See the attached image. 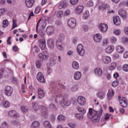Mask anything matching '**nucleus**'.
Returning a JSON list of instances; mask_svg holds the SVG:
<instances>
[{"label":"nucleus","instance_id":"1","mask_svg":"<svg viewBox=\"0 0 128 128\" xmlns=\"http://www.w3.org/2000/svg\"><path fill=\"white\" fill-rule=\"evenodd\" d=\"M102 114V108H100L99 111H94V114L91 117V120L94 122H98L100 120V117Z\"/></svg>","mask_w":128,"mask_h":128},{"label":"nucleus","instance_id":"2","mask_svg":"<svg viewBox=\"0 0 128 128\" xmlns=\"http://www.w3.org/2000/svg\"><path fill=\"white\" fill-rule=\"evenodd\" d=\"M66 38V36H64V34L62 33H60L58 36V39L56 42V46H57L58 48L60 50H63L64 48L62 46V40H64Z\"/></svg>","mask_w":128,"mask_h":128},{"label":"nucleus","instance_id":"3","mask_svg":"<svg viewBox=\"0 0 128 128\" xmlns=\"http://www.w3.org/2000/svg\"><path fill=\"white\" fill-rule=\"evenodd\" d=\"M66 96L64 95L58 94L57 95L56 98L55 99L56 102H59L61 104H62L64 100H66Z\"/></svg>","mask_w":128,"mask_h":128},{"label":"nucleus","instance_id":"4","mask_svg":"<svg viewBox=\"0 0 128 128\" xmlns=\"http://www.w3.org/2000/svg\"><path fill=\"white\" fill-rule=\"evenodd\" d=\"M68 24L70 28H74L76 26V20L74 18H70L68 21Z\"/></svg>","mask_w":128,"mask_h":128},{"label":"nucleus","instance_id":"5","mask_svg":"<svg viewBox=\"0 0 128 128\" xmlns=\"http://www.w3.org/2000/svg\"><path fill=\"white\" fill-rule=\"evenodd\" d=\"M118 100L122 108H126V106H128V100H126V98L118 96Z\"/></svg>","mask_w":128,"mask_h":128},{"label":"nucleus","instance_id":"6","mask_svg":"<svg viewBox=\"0 0 128 128\" xmlns=\"http://www.w3.org/2000/svg\"><path fill=\"white\" fill-rule=\"evenodd\" d=\"M4 94L7 96H10L12 94V88L10 86H7L4 88Z\"/></svg>","mask_w":128,"mask_h":128},{"label":"nucleus","instance_id":"7","mask_svg":"<svg viewBox=\"0 0 128 128\" xmlns=\"http://www.w3.org/2000/svg\"><path fill=\"white\" fill-rule=\"evenodd\" d=\"M102 62L104 64H108L112 62V58L110 56H103L102 58Z\"/></svg>","mask_w":128,"mask_h":128},{"label":"nucleus","instance_id":"8","mask_svg":"<svg viewBox=\"0 0 128 128\" xmlns=\"http://www.w3.org/2000/svg\"><path fill=\"white\" fill-rule=\"evenodd\" d=\"M108 24H101L99 25V29L101 32L104 34V32H106L108 31Z\"/></svg>","mask_w":128,"mask_h":128},{"label":"nucleus","instance_id":"9","mask_svg":"<svg viewBox=\"0 0 128 128\" xmlns=\"http://www.w3.org/2000/svg\"><path fill=\"white\" fill-rule=\"evenodd\" d=\"M38 58L40 60H48V53L47 52L42 53H40L38 55Z\"/></svg>","mask_w":128,"mask_h":128},{"label":"nucleus","instance_id":"10","mask_svg":"<svg viewBox=\"0 0 128 128\" xmlns=\"http://www.w3.org/2000/svg\"><path fill=\"white\" fill-rule=\"evenodd\" d=\"M36 78L38 82H45L46 79H44V76L42 73L38 72L36 75Z\"/></svg>","mask_w":128,"mask_h":128},{"label":"nucleus","instance_id":"11","mask_svg":"<svg viewBox=\"0 0 128 128\" xmlns=\"http://www.w3.org/2000/svg\"><path fill=\"white\" fill-rule=\"evenodd\" d=\"M77 51L78 54H80V56H84V47L82 46V44H79L77 46Z\"/></svg>","mask_w":128,"mask_h":128},{"label":"nucleus","instance_id":"12","mask_svg":"<svg viewBox=\"0 0 128 128\" xmlns=\"http://www.w3.org/2000/svg\"><path fill=\"white\" fill-rule=\"evenodd\" d=\"M94 40L96 42H100L102 40V36L100 34H97L94 35Z\"/></svg>","mask_w":128,"mask_h":128},{"label":"nucleus","instance_id":"13","mask_svg":"<svg viewBox=\"0 0 128 128\" xmlns=\"http://www.w3.org/2000/svg\"><path fill=\"white\" fill-rule=\"evenodd\" d=\"M47 46L49 48H50L51 50H52L54 48V40L50 38L48 39L47 41Z\"/></svg>","mask_w":128,"mask_h":128},{"label":"nucleus","instance_id":"14","mask_svg":"<svg viewBox=\"0 0 128 128\" xmlns=\"http://www.w3.org/2000/svg\"><path fill=\"white\" fill-rule=\"evenodd\" d=\"M38 98L40 100H42L44 98V91L40 88H38Z\"/></svg>","mask_w":128,"mask_h":128},{"label":"nucleus","instance_id":"15","mask_svg":"<svg viewBox=\"0 0 128 128\" xmlns=\"http://www.w3.org/2000/svg\"><path fill=\"white\" fill-rule=\"evenodd\" d=\"M46 26V21H42L40 20L37 23L36 28H38V26H40V28H44Z\"/></svg>","mask_w":128,"mask_h":128},{"label":"nucleus","instance_id":"16","mask_svg":"<svg viewBox=\"0 0 128 128\" xmlns=\"http://www.w3.org/2000/svg\"><path fill=\"white\" fill-rule=\"evenodd\" d=\"M40 48L41 50H44L46 48V40L40 39L38 40Z\"/></svg>","mask_w":128,"mask_h":128},{"label":"nucleus","instance_id":"17","mask_svg":"<svg viewBox=\"0 0 128 128\" xmlns=\"http://www.w3.org/2000/svg\"><path fill=\"white\" fill-rule=\"evenodd\" d=\"M46 32L48 36H52L54 32V28L52 26H48L46 28Z\"/></svg>","mask_w":128,"mask_h":128},{"label":"nucleus","instance_id":"18","mask_svg":"<svg viewBox=\"0 0 128 128\" xmlns=\"http://www.w3.org/2000/svg\"><path fill=\"white\" fill-rule=\"evenodd\" d=\"M25 4L28 8H30L34 4V0H25Z\"/></svg>","mask_w":128,"mask_h":128},{"label":"nucleus","instance_id":"19","mask_svg":"<svg viewBox=\"0 0 128 128\" xmlns=\"http://www.w3.org/2000/svg\"><path fill=\"white\" fill-rule=\"evenodd\" d=\"M78 102L80 106H84L86 104V98L82 96H80L78 98Z\"/></svg>","mask_w":128,"mask_h":128},{"label":"nucleus","instance_id":"20","mask_svg":"<svg viewBox=\"0 0 128 128\" xmlns=\"http://www.w3.org/2000/svg\"><path fill=\"white\" fill-rule=\"evenodd\" d=\"M113 22L114 24H115L116 26H120V24H122L120 19V17L118 16H115L114 17Z\"/></svg>","mask_w":128,"mask_h":128},{"label":"nucleus","instance_id":"21","mask_svg":"<svg viewBox=\"0 0 128 128\" xmlns=\"http://www.w3.org/2000/svg\"><path fill=\"white\" fill-rule=\"evenodd\" d=\"M8 116L10 117L18 118L19 115L14 110H12L8 112Z\"/></svg>","mask_w":128,"mask_h":128},{"label":"nucleus","instance_id":"22","mask_svg":"<svg viewBox=\"0 0 128 128\" xmlns=\"http://www.w3.org/2000/svg\"><path fill=\"white\" fill-rule=\"evenodd\" d=\"M118 14L119 16H121L122 18L124 19L126 18V16H128V15L126 14V12L122 9H120L119 10Z\"/></svg>","mask_w":128,"mask_h":128},{"label":"nucleus","instance_id":"23","mask_svg":"<svg viewBox=\"0 0 128 128\" xmlns=\"http://www.w3.org/2000/svg\"><path fill=\"white\" fill-rule=\"evenodd\" d=\"M82 10H84V6H78L75 9L76 14H80L82 12Z\"/></svg>","mask_w":128,"mask_h":128},{"label":"nucleus","instance_id":"24","mask_svg":"<svg viewBox=\"0 0 128 128\" xmlns=\"http://www.w3.org/2000/svg\"><path fill=\"white\" fill-rule=\"evenodd\" d=\"M36 32L39 34L41 38H44L46 36V32L42 29L38 30V28H36Z\"/></svg>","mask_w":128,"mask_h":128},{"label":"nucleus","instance_id":"25","mask_svg":"<svg viewBox=\"0 0 128 128\" xmlns=\"http://www.w3.org/2000/svg\"><path fill=\"white\" fill-rule=\"evenodd\" d=\"M94 72L97 76H100L102 74V70L100 68H96L94 70Z\"/></svg>","mask_w":128,"mask_h":128},{"label":"nucleus","instance_id":"26","mask_svg":"<svg viewBox=\"0 0 128 128\" xmlns=\"http://www.w3.org/2000/svg\"><path fill=\"white\" fill-rule=\"evenodd\" d=\"M113 50H114V46H109L106 48L105 52L107 54H112Z\"/></svg>","mask_w":128,"mask_h":128},{"label":"nucleus","instance_id":"27","mask_svg":"<svg viewBox=\"0 0 128 128\" xmlns=\"http://www.w3.org/2000/svg\"><path fill=\"white\" fill-rule=\"evenodd\" d=\"M116 50L118 54H122L124 52V48L122 46H118L116 47Z\"/></svg>","mask_w":128,"mask_h":128},{"label":"nucleus","instance_id":"28","mask_svg":"<svg viewBox=\"0 0 128 128\" xmlns=\"http://www.w3.org/2000/svg\"><path fill=\"white\" fill-rule=\"evenodd\" d=\"M82 78V73L80 72H76L74 74V78L76 80H78Z\"/></svg>","mask_w":128,"mask_h":128},{"label":"nucleus","instance_id":"29","mask_svg":"<svg viewBox=\"0 0 128 128\" xmlns=\"http://www.w3.org/2000/svg\"><path fill=\"white\" fill-rule=\"evenodd\" d=\"M114 96V92L112 90H109L108 92V98L110 100Z\"/></svg>","mask_w":128,"mask_h":128},{"label":"nucleus","instance_id":"30","mask_svg":"<svg viewBox=\"0 0 128 128\" xmlns=\"http://www.w3.org/2000/svg\"><path fill=\"white\" fill-rule=\"evenodd\" d=\"M97 96L100 100H104V96H106V93L102 92H98L97 94Z\"/></svg>","mask_w":128,"mask_h":128},{"label":"nucleus","instance_id":"31","mask_svg":"<svg viewBox=\"0 0 128 128\" xmlns=\"http://www.w3.org/2000/svg\"><path fill=\"white\" fill-rule=\"evenodd\" d=\"M32 106L34 110H40V105L36 102L32 103Z\"/></svg>","mask_w":128,"mask_h":128},{"label":"nucleus","instance_id":"32","mask_svg":"<svg viewBox=\"0 0 128 128\" xmlns=\"http://www.w3.org/2000/svg\"><path fill=\"white\" fill-rule=\"evenodd\" d=\"M62 104H63L64 106H62V108H66V106H70L72 102H70V100H68L66 97V99L64 101V102Z\"/></svg>","mask_w":128,"mask_h":128},{"label":"nucleus","instance_id":"33","mask_svg":"<svg viewBox=\"0 0 128 128\" xmlns=\"http://www.w3.org/2000/svg\"><path fill=\"white\" fill-rule=\"evenodd\" d=\"M43 126L44 128H52V125L48 121H44L43 123Z\"/></svg>","mask_w":128,"mask_h":128},{"label":"nucleus","instance_id":"34","mask_svg":"<svg viewBox=\"0 0 128 128\" xmlns=\"http://www.w3.org/2000/svg\"><path fill=\"white\" fill-rule=\"evenodd\" d=\"M32 128H36L40 127V122L38 121L34 122L32 124Z\"/></svg>","mask_w":128,"mask_h":128},{"label":"nucleus","instance_id":"35","mask_svg":"<svg viewBox=\"0 0 128 128\" xmlns=\"http://www.w3.org/2000/svg\"><path fill=\"white\" fill-rule=\"evenodd\" d=\"M42 114L44 118H46L48 116V112H46V108L44 107H43V110L42 112Z\"/></svg>","mask_w":128,"mask_h":128},{"label":"nucleus","instance_id":"36","mask_svg":"<svg viewBox=\"0 0 128 128\" xmlns=\"http://www.w3.org/2000/svg\"><path fill=\"white\" fill-rule=\"evenodd\" d=\"M116 62H112L110 64V66L109 67V70H114V68H116Z\"/></svg>","mask_w":128,"mask_h":128},{"label":"nucleus","instance_id":"37","mask_svg":"<svg viewBox=\"0 0 128 128\" xmlns=\"http://www.w3.org/2000/svg\"><path fill=\"white\" fill-rule=\"evenodd\" d=\"M72 66L74 70H78V68H80V65L78 64V63L76 62H74L72 63Z\"/></svg>","mask_w":128,"mask_h":128},{"label":"nucleus","instance_id":"38","mask_svg":"<svg viewBox=\"0 0 128 128\" xmlns=\"http://www.w3.org/2000/svg\"><path fill=\"white\" fill-rule=\"evenodd\" d=\"M88 16H90V12L86 10L83 14V20H88Z\"/></svg>","mask_w":128,"mask_h":128},{"label":"nucleus","instance_id":"39","mask_svg":"<svg viewBox=\"0 0 128 128\" xmlns=\"http://www.w3.org/2000/svg\"><path fill=\"white\" fill-rule=\"evenodd\" d=\"M2 106H3L4 108H10V102L8 101H4L2 103Z\"/></svg>","mask_w":128,"mask_h":128},{"label":"nucleus","instance_id":"40","mask_svg":"<svg viewBox=\"0 0 128 128\" xmlns=\"http://www.w3.org/2000/svg\"><path fill=\"white\" fill-rule=\"evenodd\" d=\"M66 3L64 2H62L60 3L58 6V8L60 10H62V8H66Z\"/></svg>","mask_w":128,"mask_h":128},{"label":"nucleus","instance_id":"41","mask_svg":"<svg viewBox=\"0 0 128 128\" xmlns=\"http://www.w3.org/2000/svg\"><path fill=\"white\" fill-rule=\"evenodd\" d=\"M102 44L103 46H108V38L104 39L102 40Z\"/></svg>","mask_w":128,"mask_h":128},{"label":"nucleus","instance_id":"42","mask_svg":"<svg viewBox=\"0 0 128 128\" xmlns=\"http://www.w3.org/2000/svg\"><path fill=\"white\" fill-rule=\"evenodd\" d=\"M56 64V60L54 58H51L50 61L49 66H54Z\"/></svg>","mask_w":128,"mask_h":128},{"label":"nucleus","instance_id":"43","mask_svg":"<svg viewBox=\"0 0 128 128\" xmlns=\"http://www.w3.org/2000/svg\"><path fill=\"white\" fill-rule=\"evenodd\" d=\"M106 8H108V4H102V5H100L98 6V9L104 10H106Z\"/></svg>","mask_w":128,"mask_h":128},{"label":"nucleus","instance_id":"44","mask_svg":"<svg viewBox=\"0 0 128 128\" xmlns=\"http://www.w3.org/2000/svg\"><path fill=\"white\" fill-rule=\"evenodd\" d=\"M84 114H76V118L78 120H82L84 118Z\"/></svg>","mask_w":128,"mask_h":128},{"label":"nucleus","instance_id":"45","mask_svg":"<svg viewBox=\"0 0 128 128\" xmlns=\"http://www.w3.org/2000/svg\"><path fill=\"white\" fill-rule=\"evenodd\" d=\"M78 112H82V114H84L86 112V110H84V108H78Z\"/></svg>","mask_w":128,"mask_h":128},{"label":"nucleus","instance_id":"46","mask_svg":"<svg viewBox=\"0 0 128 128\" xmlns=\"http://www.w3.org/2000/svg\"><path fill=\"white\" fill-rule=\"evenodd\" d=\"M122 44H128V37H122Z\"/></svg>","mask_w":128,"mask_h":128},{"label":"nucleus","instance_id":"47","mask_svg":"<svg viewBox=\"0 0 128 128\" xmlns=\"http://www.w3.org/2000/svg\"><path fill=\"white\" fill-rule=\"evenodd\" d=\"M49 108L52 110H56V106L54 104H50L49 106Z\"/></svg>","mask_w":128,"mask_h":128},{"label":"nucleus","instance_id":"48","mask_svg":"<svg viewBox=\"0 0 128 128\" xmlns=\"http://www.w3.org/2000/svg\"><path fill=\"white\" fill-rule=\"evenodd\" d=\"M21 110L23 112H26L28 110V108L26 106H21Z\"/></svg>","mask_w":128,"mask_h":128},{"label":"nucleus","instance_id":"49","mask_svg":"<svg viewBox=\"0 0 128 128\" xmlns=\"http://www.w3.org/2000/svg\"><path fill=\"white\" fill-rule=\"evenodd\" d=\"M36 65L37 68H40V66H42V62L37 60L36 62Z\"/></svg>","mask_w":128,"mask_h":128},{"label":"nucleus","instance_id":"50","mask_svg":"<svg viewBox=\"0 0 128 128\" xmlns=\"http://www.w3.org/2000/svg\"><path fill=\"white\" fill-rule=\"evenodd\" d=\"M8 26V20H4L2 22L3 28H6Z\"/></svg>","mask_w":128,"mask_h":128},{"label":"nucleus","instance_id":"51","mask_svg":"<svg viewBox=\"0 0 128 128\" xmlns=\"http://www.w3.org/2000/svg\"><path fill=\"white\" fill-rule=\"evenodd\" d=\"M116 38L114 36H113L111 38L110 42L111 44H116Z\"/></svg>","mask_w":128,"mask_h":128},{"label":"nucleus","instance_id":"52","mask_svg":"<svg viewBox=\"0 0 128 128\" xmlns=\"http://www.w3.org/2000/svg\"><path fill=\"white\" fill-rule=\"evenodd\" d=\"M42 8L40 6H37L36 7L35 10H34V13L38 14H40V12Z\"/></svg>","mask_w":128,"mask_h":128},{"label":"nucleus","instance_id":"53","mask_svg":"<svg viewBox=\"0 0 128 128\" xmlns=\"http://www.w3.org/2000/svg\"><path fill=\"white\" fill-rule=\"evenodd\" d=\"M58 120H59L60 122L62 121V120H64V115L62 114H60L58 116Z\"/></svg>","mask_w":128,"mask_h":128},{"label":"nucleus","instance_id":"54","mask_svg":"<svg viewBox=\"0 0 128 128\" xmlns=\"http://www.w3.org/2000/svg\"><path fill=\"white\" fill-rule=\"evenodd\" d=\"M94 6V2L92 0H90L87 2L86 6L90 8Z\"/></svg>","mask_w":128,"mask_h":128},{"label":"nucleus","instance_id":"55","mask_svg":"<svg viewBox=\"0 0 128 128\" xmlns=\"http://www.w3.org/2000/svg\"><path fill=\"white\" fill-rule=\"evenodd\" d=\"M94 112H96L95 110H93L92 108H90L89 109L88 115L90 114V116H93L94 113Z\"/></svg>","mask_w":128,"mask_h":128},{"label":"nucleus","instance_id":"56","mask_svg":"<svg viewBox=\"0 0 128 128\" xmlns=\"http://www.w3.org/2000/svg\"><path fill=\"white\" fill-rule=\"evenodd\" d=\"M122 70L124 72H128V64H126L122 66Z\"/></svg>","mask_w":128,"mask_h":128},{"label":"nucleus","instance_id":"57","mask_svg":"<svg viewBox=\"0 0 128 128\" xmlns=\"http://www.w3.org/2000/svg\"><path fill=\"white\" fill-rule=\"evenodd\" d=\"M68 126L70 128H74L76 126V124L74 123H69Z\"/></svg>","mask_w":128,"mask_h":128},{"label":"nucleus","instance_id":"58","mask_svg":"<svg viewBox=\"0 0 128 128\" xmlns=\"http://www.w3.org/2000/svg\"><path fill=\"white\" fill-rule=\"evenodd\" d=\"M118 85V81H114L112 83V86L114 88H116Z\"/></svg>","mask_w":128,"mask_h":128},{"label":"nucleus","instance_id":"59","mask_svg":"<svg viewBox=\"0 0 128 128\" xmlns=\"http://www.w3.org/2000/svg\"><path fill=\"white\" fill-rule=\"evenodd\" d=\"M78 0H70V4H78Z\"/></svg>","mask_w":128,"mask_h":128},{"label":"nucleus","instance_id":"60","mask_svg":"<svg viewBox=\"0 0 128 128\" xmlns=\"http://www.w3.org/2000/svg\"><path fill=\"white\" fill-rule=\"evenodd\" d=\"M13 24H12V28H16V26H18V24H16V20H13L12 21Z\"/></svg>","mask_w":128,"mask_h":128},{"label":"nucleus","instance_id":"61","mask_svg":"<svg viewBox=\"0 0 128 128\" xmlns=\"http://www.w3.org/2000/svg\"><path fill=\"white\" fill-rule=\"evenodd\" d=\"M114 34L116 36H120V30H116L114 31Z\"/></svg>","mask_w":128,"mask_h":128},{"label":"nucleus","instance_id":"62","mask_svg":"<svg viewBox=\"0 0 128 128\" xmlns=\"http://www.w3.org/2000/svg\"><path fill=\"white\" fill-rule=\"evenodd\" d=\"M77 90H78V86H74L72 88V92H76Z\"/></svg>","mask_w":128,"mask_h":128},{"label":"nucleus","instance_id":"63","mask_svg":"<svg viewBox=\"0 0 128 128\" xmlns=\"http://www.w3.org/2000/svg\"><path fill=\"white\" fill-rule=\"evenodd\" d=\"M124 58H128V51L125 52L124 54Z\"/></svg>","mask_w":128,"mask_h":128},{"label":"nucleus","instance_id":"64","mask_svg":"<svg viewBox=\"0 0 128 128\" xmlns=\"http://www.w3.org/2000/svg\"><path fill=\"white\" fill-rule=\"evenodd\" d=\"M124 32L126 36H128V27H125L124 29Z\"/></svg>","mask_w":128,"mask_h":128}]
</instances>
